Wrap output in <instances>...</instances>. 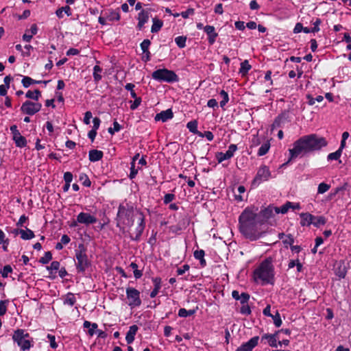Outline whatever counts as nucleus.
Wrapping results in <instances>:
<instances>
[{"label":"nucleus","instance_id":"72a5a7b5","mask_svg":"<svg viewBox=\"0 0 351 351\" xmlns=\"http://www.w3.org/2000/svg\"><path fill=\"white\" fill-rule=\"evenodd\" d=\"M197 308H198V307H196V308H193V309L186 310V308H181L178 311V315L180 317H187L191 316L196 313Z\"/></svg>","mask_w":351,"mask_h":351},{"label":"nucleus","instance_id":"423d86ee","mask_svg":"<svg viewBox=\"0 0 351 351\" xmlns=\"http://www.w3.org/2000/svg\"><path fill=\"white\" fill-rule=\"evenodd\" d=\"M289 158L287 163L303 157L307 153V136H303L293 144V148L289 149Z\"/></svg>","mask_w":351,"mask_h":351},{"label":"nucleus","instance_id":"b1692460","mask_svg":"<svg viewBox=\"0 0 351 351\" xmlns=\"http://www.w3.org/2000/svg\"><path fill=\"white\" fill-rule=\"evenodd\" d=\"M276 213H282L285 214L288 212V210L290 208H292L293 210H296L300 208V204L298 203H293L291 202H287L285 204H283L280 207H276Z\"/></svg>","mask_w":351,"mask_h":351},{"label":"nucleus","instance_id":"c9c22d12","mask_svg":"<svg viewBox=\"0 0 351 351\" xmlns=\"http://www.w3.org/2000/svg\"><path fill=\"white\" fill-rule=\"evenodd\" d=\"M25 97L28 99L38 101L39 98L41 97V92L38 89H36L34 91L28 90L25 94Z\"/></svg>","mask_w":351,"mask_h":351},{"label":"nucleus","instance_id":"6e6d98bb","mask_svg":"<svg viewBox=\"0 0 351 351\" xmlns=\"http://www.w3.org/2000/svg\"><path fill=\"white\" fill-rule=\"evenodd\" d=\"M151 45V41L149 39H145L140 44L141 49L143 52H148L149 46Z\"/></svg>","mask_w":351,"mask_h":351},{"label":"nucleus","instance_id":"5fc2aeb1","mask_svg":"<svg viewBox=\"0 0 351 351\" xmlns=\"http://www.w3.org/2000/svg\"><path fill=\"white\" fill-rule=\"evenodd\" d=\"M52 259V254L51 252H46L45 256L41 257L39 262L42 264H47Z\"/></svg>","mask_w":351,"mask_h":351},{"label":"nucleus","instance_id":"ea45409f","mask_svg":"<svg viewBox=\"0 0 351 351\" xmlns=\"http://www.w3.org/2000/svg\"><path fill=\"white\" fill-rule=\"evenodd\" d=\"M102 71V69L99 65H95L93 67V79L95 82L98 83L102 78L101 75V73Z\"/></svg>","mask_w":351,"mask_h":351},{"label":"nucleus","instance_id":"e2e57ef3","mask_svg":"<svg viewBox=\"0 0 351 351\" xmlns=\"http://www.w3.org/2000/svg\"><path fill=\"white\" fill-rule=\"evenodd\" d=\"M250 296L249 293H247L246 292H243V293H241L239 300H240V302L241 304L245 305V304H247V302L250 300Z\"/></svg>","mask_w":351,"mask_h":351},{"label":"nucleus","instance_id":"473e14b6","mask_svg":"<svg viewBox=\"0 0 351 351\" xmlns=\"http://www.w3.org/2000/svg\"><path fill=\"white\" fill-rule=\"evenodd\" d=\"M19 234H21V238L23 240H29L35 237L34 232L27 228L25 230H20Z\"/></svg>","mask_w":351,"mask_h":351},{"label":"nucleus","instance_id":"412c9836","mask_svg":"<svg viewBox=\"0 0 351 351\" xmlns=\"http://www.w3.org/2000/svg\"><path fill=\"white\" fill-rule=\"evenodd\" d=\"M327 220L324 216H315L308 213V226L313 224L317 228L326 224Z\"/></svg>","mask_w":351,"mask_h":351},{"label":"nucleus","instance_id":"0eeeda50","mask_svg":"<svg viewBox=\"0 0 351 351\" xmlns=\"http://www.w3.org/2000/svg\"><path fill=\"white\" fill-rule=\"evenodd\" d=\"M152 77L160 82L174 83L180 80L178 75L172 70L159 69L152 73Z\"/></svg>","mask_w":351,"mask_h":351},{"label":"nucleus","instance_id":"c85d7f7f","mask_svg":"<svg viewBox=\"0 0 351 351\" xmlns=\"http://www.w3.org/2000/svg\"><path fill=\"white\" fill-rule=\"evenodd\" d=\"M104 156V153L101 150L97 149H91L88 153V159L90 162H97Z\"/></svg>","mask_w":351,"mask_h":351},{"label":"nucleus","instance_id":"864d4df0","mask_svg":"<svg viewBox=\"0 0 351 351\" xmlns=\"http://www.w3.org/2000/svg\"><path fill=\"white\" fill-rule=\"evenodd\" d=\"M12 271V267L10 265H6L0 270V274L3 278H7Z\"/></svg>","mask_w":351,"mask_h":351},{"label":"nucleus","instance_id":"a878e982","mask_svg":"<svg viewBox=\"0 0 351 351\" xmlns=\"http://www.w3.org/2000/svg\"><path fill=\"white\" fill-rule=\"evenodd\" d=\"M138 330L136 325H132L129 328V330L126 333L125 341L128 344H131L135 339V335Z\"/></svg>","mask_w":351,"mask_h":351},{"label":"nucleus","instance_id":"8fccbe9b","mask_svg":"<svg viewBox=\"0 0 351 351\" xmlns=\"http://www.w3.org/2000/svg\"><path fill=\"white\" fill-rule=\"evenodd\" d=\"M33 82H35V80L31 78L29 76H23L21 84L24 88H28L30 85L34 84Z\"/></svg>","mask_w":351,"mask_h":351},{"label":"nucleus","instance_id":"5701e85b","mask_svg":"<svg viewBox=\"0 0 351 351\" xmlns=\"http://www.w3.org/2000/svg\"><path fill=\"white\" fill-rule=\"evenodd\" d=\"M204 31L208 36V43L213 45L218 36V34L215 32V27L213 25H206L204 27Z\"/></svg>","mask_w":351,"mask_h":351},{"label":"nucleus","instance_id":"49530a36","mask_svg":"<svg viewBox=\"0 0 351 351\" xmlns=\"http://www.w3.org/2000/svg\"><path fill=\"white\" fill-rule=\"evenodd\" d=\"M219 95L222 97V100L220 101V106L221 108H223V107L229 101V96L228 93L224 90H221L219 93Z\"/></svg>","mask_w":351,"mask_h":351},{"label":"nucleus","instance_id":"69168bd1","mask_svg":"<svg viewBox=\"0 0 351 351\" xmlns=\"http://www.w3.org/2000/svg\"><path fill=\"white\" fill-rule=\"evenodd\" d=\"M138 169H136L135 165L133 164H131L130 167V172L129 174V178L130 180H133L136 175L138 174Z\"/></svg>","mask_w":351,"mask_h":351},{"label":"nucleus","instance_id":"79ce46f5","mask_svg":"<svg viewBox=\"0 0 351 351\" xmlns=\"http://www.w3.org/2000/svg\"><path fill=\"white\" fill-rule=\"evenodd\" d=\"M311 23H312L313 27H311V28H308V33L309 32L315 33V32H319V25L322 23L321 19L319 18H316L315 21L312 20Z\"/></svg>","mask_w":351,"mask_h":351},{"label":"nucleus","instance_id":"1a4fd4ad","mask_svg":"<svg viewBox=\"0 0 351 351\" xmlns=\"http://www.w3.org/2000/svg\"><path fill=\"white\" fill-rule=\"evenodd\" d=\"M126 297L128 300V304L131 308L138 307L141 305L142 301L140 298V291L134 287H129L125 290Z\"/></svg>","mask_w":351,"mask_h":351},{"label":"nucleus","instance_id":"6ab92c4d","mask_svg":"<svg viewBox=\"0 0 351 351\" xmlns=\"http://www.w3.org/2000/svg\"><path fill=\"white\" fill-rule=\"evenodd\" d=\"M335 274L340 279L344 278L347 274V267L346 266L345 262L341 260L336 262L334 265Z\"/></svg>","mask_w":351,"mask_h":351},{"label":"nucleus","instance_id":"dca6fc26","mask_svg":"<svg viewBox=\"0 0 351 351\" xmlns=\"http://www.w3.org/2000/svg\"><path fill=\"white\" fill-rule=\"evenodd\" d=\"M276 214H277L276 206L269 205L260 211L258 217L262 219V222H265L268 219L274 217Z\"/></svg>","mask_w":351,"mask_h":351},{"label":"nucleus","instance_id":"cd10ccee","mask_svg":"<svg viewBox=\"0 0 351 351\" xmlns=\"http://www.w3.org/2000/svg\"><path fill=\"white\" fill-rule=\"evenodd\" d=\"M152 280L154 287L153 290L151 291L149 296L150 298H154L158 295L161 288L162 280L160 277H156L153 278Z\"/></svg>","mask_w":351,"mask_h":351},{"label":"nucleus","instance_id":"aec40b11","mask_svg":"<svg viewBox=\"0 0 351 351\" xmlns=\"http://www.w3.org/2000/svg\"><path fill=\"white\" fill-rule=\"evenodd\" d=\"M279 339L280 337L278 336V332H275L274 334H264L261 337V342H264V343L267 342L272 348H276L278 346L277 342Z\"/></svg>","mask_w":351,"mask_h":351},{"label":"nucleus","instance_id":"4c0bfd02","mask_svg":"<svg viewBox=\"0 0 351 351\" xmlns=\"http://www.w3.org/2000/svg\"><path fill=\"white\" fill-rule=\"evenodd\" d=\"M270 148V143L269 141H267L265 143L262 144L260 148L258 150L257 155L258 156H263L265 155L269 150Z\"/></svg>","mask_w":351,"mask_h":351},{"label":"nucleus","instance_id":"f704fd0d","mask_svg":"<svg viewBox=\"0 0 351 351\" xmlns=\"http://www.w3.org/2000/svg\"><path fill=\"white\" fill-rule=\"evenodd\" d=\"M152 21H153V24L151 27V32L152 33H157L162 28V27L163 25V22L161 20L156 19V18H154L152 19Z\"/></svg>","mask_w":351,"mask_h":351},{"label":"nucleus","instance_id":"a18cd8bd","mask_svg":"<svg viewBox=\"0 0 351 351\" xmlns=\"http://www.w3.org/2000/svg\"><path fill=\"white\" fill-rule=\"evenodd\" d=\"M186 37L184 36H179L175 38V43L179 48H184L186 47Z\"/></svg>","mask_w":351,"mask_h":351},{"label":"nucleus","instance_id":"6e6552de","mask_svg":"<svg viewBox=\"0 0 351 351\" xmlns=\"http://www.w3.org/2000/svg\"><path fill=\"white\" fill-rule=\"evenodd\" d=\"M271 177V173L269 167L265 165H261L258 167L257 173L252 181L251 186L253 188L258 187L263 182L268 181Z\"/></svg>","mask_w":351,"mask_h":351},{"label":"nucleus","instance_id":"4468645a","mask_svg":"<svg viewBox=\"0 0 351 351\" xmlns=\"http://www.w3.org/2000/svg\"><path fill=\"white\" fill-rule=\"evenodd\" d=\"M289 112L284 111L278 114L271 125V130L274 131L277 128L282 127L286 123L290 121Z\"/></svg>","mask_w":351,"mask_h":351},{"label":"nucleus","instance_id":"7ed1b4c3","mask_svg":"<svg viewBox=\"0 0 351 351\" xmlns=\"http://www.w3.org/2000/svg\"><path fill=\"white\" fill-rule=\"evenodd\" d=\"M115 220L117 227L124 233L126 228H131L134 225V207L129 204H120Z\"/></svg>","mask_w":351,"mask_h":351},{"label":"nucleus","instance_id":"f8f14e48","mask_svg":"<svg viewBox=\"0 0 351 351\" xmlns=\"http://www.w3.org/2000/svg\"><path fill=\"white\" fill-rule=\"evenodd\" d=\"M137 213L139 215L138 217V224L135 228L134 236L130 235V238L133 241H138L141 237V235L144 231L145 227V217L143 212L141 210H137Z\"/></svg>","mask_w":351,"mask_h":351},{"label":"nucleus","instance_id":"4d7b16f0","mask_svg":"<svg viewBox=\"0 0 351 351\" xmlns=\"http://www.w3.org/2000/svg\"><path fill=\"white\" fill-rule=\"evenodd\" d=\"M60 263L59 261H52L50 266L47 267V269L51 271L50 273L52 274V271H58L60 269Z\"/></svg>","mask_w":351,"mask_h":351},{"label":"nucleus","instance_id":"f257e3e1","mask_svg":"<svg viewBox=\"0 0 351 351\" xmlns=\"http://www.w3.org/2000/svg\"><path fill=\"white\" fill-rule=\"evenodd\" d=\"M258 215L249 207L245 208L239 217V229L240 232L252 241L261 237L257 230L256 217Z\"/></svg>","mask_w":351,"mask_h":351},{"label":"nucleus","instance_id":"338daca9","mask_svg":"<svg viewBox=\"0 0 351 351\" xmlns=\"http://www.w3.org/2000/svg\"><path fill=\"white\" fill-rule=\"evenodd\" d=\"M195 13V10L193 8H188L186 11L182 12L180 15L184 19H187L190 15H193Z\"/></svg>","mask_w":351,"mask_h":351},{"label":"nucleus","instance_id":"c756f323","mask_svg":"<svg viewBox=\"0 0 351 351\" xmlns=\"http://www.w3.org/2000/svg\"><path fill=\"white\" fill-rule=\"evenodd\" d=\"M347 186L348 183L346 182L342 186L333 189L328 195L329 199H332L339 193H341L343 195L344 194V191L347 189Z\"/></svg>","mask_w":351,"mask_h":351},{"label":"nucleus","instance_id":"a19ab883","mask_svg":"<svg viewBox=\"0 0 351 351\" xmlns=\"http://www.w3.org/2000/svg\"><path fill=\"white\" fill-rule=\"evenodd\" d=\"M75 302L76 298L73 293L69 292L65 295V299L64 300V304H68L70 306H73Z\"/></svg>","mask_w":351,"mask_h":351},{"label":"nucleus","instance_id":"c03bdc74","mask_svg":"<svg viewBox=\"0 0 351 351\" xmlns=\"http://www.w3.org/2000/svg\"><path fill=\"white\" fill-rule=\"evenodd\" d=\"M342 154V152L337 149L336 152H332V153H330L328 156H327V160L328 161L330 160H339V163L341 162V160H339Z\"/></svg>","mask_w":351,"mask_h":351},{"label":"nucleus","instance_id":"f3484780","mask_svg":"<svg viewBox=\"0 0 351 351\" xmlns=\"http://www.w3.org/2000/svg\"><path fill=\"white\" fill-rule=\"evenodd\" d=\"M77 219L79 223H82L86 226L95 223L97 221V218L88 213L81 212L77 216Z\"/></svg>","mask_w":351,"mask_h":351},{"label":"nucleus","instance_id":"20e7f679","mask_svg":"<svg viewBox=\"0 0 351 351\" xmlns=\"http://www.w3.org/2000/svg\"><path fill=\"white\" fill-rule=\"evenodd\" d=\"M87 249L84 244H80L77 249L75 250V265L77 272L85 274V272L91 267V260L88 258Z\"/></svg>","mask_w":351,"mask_h":351},{"label":"nucleus","instance_id":"4be33fe9","mask_svg":"<svg viewBox=\"0 0 351 351\" xmlns=\"http://www.w3.org/2000/svg\"><path fill=\"white\" fill-rule=\"evenodd\" d=\"M173 117V113L171 108H169L166 110H162L159 113H157L155 116V121L162 122H166L169 119H171Z\"/></svg>","mask_w":351,"mask_h":351},{"label":"nucleus","instance_id":"9d476101","mask_svg":"<svg viewBox=\"0 0 351 351\" xmlns=\"http://www.w3.org/2000/svg\"><path fill=\"white\" fill-rule=\"evenodd\" d=\"M327 144L324 137H319L316 134H308V152L319 150Z\"/></svg>","mask_w":351,"mask_h":351},{"label":"nucleus","instance_id":"9b49d317","mask_svg":"<svg viewBox=\"0 0 351 351\" xmlns=\"http://www.w3.org/2000/svg\"><path fill=\"white\" fill-rule=\"evenodd\" d=\"M41 108L42 104L40 103L27 100L23 103L21 107V111L23 114L32 116L41 110Z\"/></svg>","mask_w":351,"mask_h":351},{"label":"nucleus","instance_id":"052dcab7","mask_svg":"<svg viewBox=\"0 0 351 351\" xmlns=\"http://www.w3.org/2000/svg\"><path fill=\"white\" fill-rule=\"evenodd\" d=\"M303 31L304 33H307V27H303L302 24L300 23H296L293 32L295 34H298Z\"/></svg>","mask_w":351,"mask_h":351},{"label":"nucleus","instance_id":"a211bd4d","mask_svg":"<svg viewBox=\"0 0 351 351\" xmlns=\"http://www.w3.org/2000/svg\"><path fill=\"white\" fill-rule=\"evenodd\" d=\"M258 336L253 337L248 341L243 343L235 351H252L258 345Z\"/></svg>","mask_w":351,"mask_h":351},{"label":"nucleus","instance_id":"39448f33","mask_svg":"<svg viewBox=\"0 0 351 351\" xmlns=\"http://www.w3.org/2000/svg\"><path fill=\"white\" fill-rule=\"evenodd\" d=\"M12 340L22 351L29 350L34 346L33 338L24 329H16L12 335Z\"/></svg>","mask_w":351,"mask_h":351},{"label":"nucleus","instance_id":"603ef678","mask_svg":"<svg viewBox=\"0 0 351 351\" xmlns=\"http://www.w3.org/2000/svg\"><path fill=\"white\" fill-rule=\"evenodd\" d=\"M330 188V185L325 182H322L318 185L317 193L323 194L328 191Z\"/></svg>","mask_w":351,"mask_h":351},{"label":"nucleus","instance_id":"bb28decb","mask_svg":"<svg viewBox=\"0 0 351 351\" xmlns=\"http://www.w3.org/2000/svg\"><path fill=\"white\" fill-rule=\"evenodd\" d=\"M102 14L104 15L106 18L110 21H119L121 19L119 10H114L110 9L105 11L104 13L102 12Z\"/></svg>","mask_w":351,"mask_h":351},{"label":"nucleus","instance_id":"680f3d73","mask_svg":"<svg viewBox=\"0 0 351 351\" xmlns=\"http://www.w3.org/2000/svg\"><path fill=\"white\" fill-rule=\"evenodd\" d=\"M176 199V195L173 193H167L164 196L163 202L165 204H168Z\"/></svg>","mask_w":351,"mask_h":351},{"label":"nucleus","instance_id":"774afa93","mask_svg":"<svg viewBox=\"0 0 351 351\" xmlns=\"http://www.w3.org/2000/svg\"><path fill=\"white\" fill-rule=\"evenodd\" d=\"M282 242L286 245H291L294 243V239L291 234H288L285 237Z\"/></svg>","mask_w":351,"mask_h":351},{"label":"nucleus","instance_id":"f03ea898","mask_svg":"<svg viewBox=\"0 0 351 351\" xmlns=\"http://www.w3.org/2000/svg\"><path fill=\"white\" fill-rule=\"evenodd\" d=\"M274 276V267L271 257L263 260L253 272L254 280L256 282L261 280L263 285H273Z\"/></svg>","mask_w":351,"mask_h":351},{"label":"nucleus","instance_id":"09e8293b","mask_svg":"<svg viewBox=\"0 0 351 351\" xmlns=\"http://www.w3.org/2000/svg\"><path fill=\"white\" fill-rule=\"evenodd\" d=\"M250 147H255L261 144L262 140L259 138L258 133L252 136Z\"/></svg>","mask_w":351,"mask_h":351},{"label":"nucleus","instance_id":"58836bf2","mask_svg":"<svg viewBox=\"0 0 351 351\" xmlns=\"http://www.w3.org/2000/svg\"><path fill=\"white\" fill-rule=\"evenodd\" d=\"M83 326L85 328H88V334L90 336H93L95 333V330L97 328L98 326L96 323H91L88 321H84Z\"/></svg>","mask_w":351,"mask_h":351},{"label":"nucleus","instance_id":"de8ad7c7","mask_svg":"<svg viewBox=\"0 0 351 351\" xmlns=\"http://www.w3.org/2000/svg\"><path fill=\"white\" fill-rule=\"evenodd\" d=\"M245 192V188L244 186L240 185L237 188V193H234V198L238 202L243 201V197L241 195L242 193H244Z\"/></svg>","mask_w":351,"mask_h":351},{"label":"nucleus","instance_id":"7c9ffc66","mask_svg":"<svg viewBox=\"0 0 351 351\" xmlns=\"http://www.w3.org/2000/svg\"><path fill=\"white\" fill-rule=\"evenodd\" d=\"M186 128L195 134H197L199 136H203L202 132L198 131L197 130V121L196 120H193L187 123Z\"/></svg>","mask_w":351,"mask_h":351},{"label":"nucleus","instance_id":"3c124183","mask_svg":"<svg viewBox=\"0 0 351 351\" xmlns=\"http://www.w3.org/2000/svg\"><path fill=\"white\" fill-rule=\"evenodd\" d=\"M270 317L272 318L276 327H280L282 325V319L278 311H276L275 315H272V316Z\"/></svg>","mask_w":351,"mask_h":351},{"label":"nucleus","instance_id":"393cba45","mask_svg":"<svg viewBox=\"0 0 351 351\" xmlns=\"http://www.w3.org/2000/svg\"><path fill=\"white\" fill-rule=\"evenodd\" d=\"M149 13L147 10H142L138 14V24H137V28L141 30L143 27L144 25L147 23L149 20Z\"/></svg>","mask_w":351,"mask_h":351},{"label":"nucleus","instance_id":"ddd939ff","mask_svg":"<svg viewBox=\"0 0 351 351\" xmlns=\"http://www.w3.org/2000/svg\"><path fill=\"white\" fill-rule=\"evenodd\" d=\"M10 131L12 134V139L17 147L23 148L27 145L26 138L22 136L16 125L10 127Z\"/></svg>","mask_w":351,"mask_h":351},{"label":"nucleus","instance_id":"2eb2a0df","mask_svg":"<svg viewBox=\"0 0 351 351\" xmlns=\"http://www.w3.org/2000/svg\"><path fill=\"white\" fill-rule=\"evenodd\" d=\"M237 145L235 144H231L228 147V149L226 153L217 152L216 154V158L219 163L222 162L226 160H229L233 157L234 152L237 150Z\"/></svg>","mask_w":351,"mask_h":351},{"label":"nucleus","instance_id":"2f4dec72","mask_svg":"<svg viewBox=\"0 0 351 351\" xmlns=\"http://www.w3.org/2000/svg\"><path fill=\"white\" fill-rule=\"evenodd\" d=\"M63 13H65L68 16L72 14L71 9L69 5L61 7L56 11V14L59 19H62L64 17Z\"/></svg>","mask_w":351,"mask_h":351},{"label":"nucleus","instance_id":"37998d69","mask_svg":"<svg viewBox=\"0 0 351 351\" xmlns=\"http://www.w3.org/2000/svg\"><path fill=\"white\" fill-rule=\"evenodd\" d=\"M80 181L82 182L83 186L86 187H90L91 185V181L88 176L85 173H81L79 176Z\"/></svg>","mask_w":351,"mask_h":351},{"label":"nucleus","instance_id":"0e129e2a","mask_svg":"<svg viewBox=\"0 0 351 351\" xmlns=\"http://www.w3.org/2000/svg\"><path fill=\"white\" fill-rule=\"evenodd\" d=\"M324 100V97L322 95H319L316 97V98H313L311 95H308V106H312L315 104V101L317 102H321Z\"/></svg>","mask_w":351,"mask_h":351},{"label":"nucleus","instance_id":"bf43d9fd","mask_svg":"<svg viewBox=\"0 0 351 351\" xmlns=\"http://www.w3.org/2000/svg\"><path fill=\"white\" fill-rule=\"evenodd\" d=\"M50 343V347L52 349H56L58 348V343L56 342V337L53 335L48 334L47 336Z\"/></svg>","mask_w":351,"mask_h":351},{"label":"nucleus","instance_id":"e433bc0d","mask_svg":"<svg viewBox=\"0 0 351 351\" xmlns=\"http://www.w3.org/2000/svg\"><path fill=\"white\" fill-rule=\"evenodd\" d=\"M251 68L252 66L249 64L248 60H245L241 63L239 73H241L242 76H245L247 74Z\"/></svg>","mask_w":351,"mask_h":351},{"label":"nucleus","instance_id":"13d9d810","mask_svg":"<svg viewBox=\"0 0 351 351\" xmlns=\"http://www.w3.org/2000/svg\"><path fill=\"white\" fill-rule=\"evenodd\" d=\"M240 313L244 315H249L251 314L252 311L250 306L247 304H242L240 308Z\"/></svg>","mask_w":351,"mask_h":351}]
</instances>
